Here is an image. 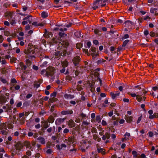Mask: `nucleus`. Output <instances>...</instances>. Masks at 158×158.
Listing matches in <instances>:
<instances>
[{"instance_id":"f257e3e1","label":"nucleus","mask_w":158,"mask_h":158,"mask_svg":"<svg viewBox=\"0 0 158 158\" xmlns=\"http://www.w3.org/2000/svg\"><path fill=\"white\" fill-rule=\"evenodd\" d=\"M73 62L74 66L77 67L79 66V63L81 61V58L79 56H77L73 57Z\"/></svg>"},{"instance_id":"f03ea898","label":"nucleus","mask_w":158,"mask_h":158,"mask_svg":"<svg viewBox=\"0 0 158 158\" xmlns=\"http://www.w3.org/2000/svg\"><path fill=\"white\" fill-rule=\"evenodd\" d=\"M50 43V44L53 45L55 44L58 43H61V42L60 41L59 38L53 37L52 38H50L49 39Z\"/></svg>"},{"instance_id":"7ed1b4c3","label":"nucleus","mask_w":158,"mask_h":158,"mask_svg":"<svg viewBox=\"0 0 158 158\" xmlns=\"http://www.w3.org/2000/svg\"><path fill=\"white\" fill-rule=\"evenodd\" d=\"M35 51L34 49L31 50V49H28L27 50L24 51V53L28 55V56L31 57V58L35 57V56L33 55L35 53Z\"/></svg>"},{"instance_id":"20e7f679","label":"nucleus","mask_w":158,"mask_h":158,"mask_svg":"<svg viewBox=\"0 0 158 158\" xmlns=\"http://www.w3.org/2000/svg\"><path fill=\"white\" fill-rule=\"evenodd\" d=\"M42 123H44V124L43 126V127L41 129L42 131L43 132H45V130L48 127L50 126V124H48L47 121H45L44 122V121L42 122Z\"/></svg>"},{"instance_id":"39448f33","label":"nucleus","mask_w":158,"mask_h":158,"mask_svg":"<svg viewBox=\"0 0 158 158\" xmlns=\"http://www.w3.org/2000/svg\"><path fill=\"white\" fill-rule=\"evenodd\" d=\"M73 113V111L72 110H67L66 111L63 110L61 112V114L63 115H71Z\"/></svg>"},{"instance_id":"423d86ee","label":"nucleus","mask_w":158,"mask_h":158,"mask_svg":"<svg viewBox=\"0 0 158 158\" xmlns=\"http://www.w3.org/2000/svg\"><path fill=\"white\" fill-rule=\"evenodd\" d=\"M124 23L125 24V26L128 27L135 25L134 23L129 20H127L125 21Z\"/></svg>"},{"instance_id":"0eeeda50","label":"nucleus","mask_w":158,"mask_h":158,"mask_svg":"<svg viewBox=\"0 0 158 158\" xmlns=\"http://www.w3.org/2000/svg\"><path fill=\"white\" fill-rule=\"evenodd\" d=\"M61 41V45L62 46H63L65 48H67L69 45V42L66 40H60Z\"/></svg>"},{"instance_id":"6e6552de","label":"nucleus","mask_w":158,"mask_h":158,"mask_svg":"<svg viewBox=\"0 0 158 158\" xmlns=\"http://www.w3.org/2000/svg\"><path fill=\"white\" fill-rule=\"evenodd\" d=\"M90 50L92 53L95 56H97L99 55V51H98L97 52H96V49L95 48H91Z\"/></svg>"},{"instance_id":"1a4fd4ad","label":"nucleus","mask_w":158,"mask_h":158,"mask_svg":"<svg viewBox=\"0 0 158 158\" xmlns=\"http://www.w3.org/2000/svg\"><path fill=\"white\" fill-rule=\"evenodd\" d=\"M58 35H59V37H60V39H61V38L62 39L66 37L67 36V34L66 33H65L64 32H59L58 33Z\"/></svg>"},{"instance_id":"9d476101","label":"nucleus","mask_w":158,"mask_h":158,"mask_svg":"<svg viewBox=\"0 0 158 158\" xmlns=\"http://www.w3.org/2000/svg\"><path fill=\"white\" fill-rule=\"evenodd\" d=\"M64 97L66 99L70 98L71 99L73 98L75 96L74 95H72L70 94H65L64 95Z\"/></svg>"},{"instance_id":"9b49d317","label":"nucleus","mask_w":158,"mask_h":158,"mask_svg":"<svg viewBox=\"0 0 158 158\" xmlns=\"http://www.w3.org/2000/svg\"><path fill=\"white\" fill-rule=\"evenodd\" d=\"M125 118L127 123H130L132 121L133 117L132 116H130L129 117L128 116L127 117L126 115H125Z\"/></svg>"},{"instance_id":"f8f14e48","label":"nucleus","mask_w":158,"mask_h":158,"mask_svg":"<svg viewBox=\"0 0 158 158\" xmlns=\"http://www.w3.org/2000/svg\"><path fill=\"white\" fill-rule=\"evenodd\" d=\"M19 152H18V151L16 150V149H13L11 150V156H14L16 154L17 155H19Z\"/></svg>"},{"instance_id":"ddd939ff","label":"nucleus","mask_w":158,"mask_h":158,"mask_svg":"<svg viewBox=\"0 0 158 158\" xmlns=\"http://www.w3.org/2000/svg\"><path fill=\"white\" fill-rule=\"evenodd\" d=\"M37 139L40 141V143L42 144H44L45 143V140L43 137L40 136L37 138Z\"/></svg>"},{"instance_id":"4468645a","label":"nucleus","mask_w":158,"mask_h":158,"mask_svg":"<svg viewBox=\"0 0 158 158\" xmlns=\"http://www.w3.org/2000/svg\"><path fill=\"white\" fill-rule=\"evenodd\" d=\"M7 102L6 98V96H4L2 97L0 100V102L1 103H5Z\"/></svg>"},{"instance_id":"2eb2a0df","label":"nucleus","mask_w":158,"mask_h":158,"mask_svg":"<svg viewBox=\"0 0 158 158\" xmlns=\"http://www.w3.org/2000/svg\"><path fill=\"white\" fill-rule=\"evenodd\" d=\"M41 16L43 18H46L48 16V13L44 11L42 12L41 14Z\"/></svg>"},{"instance_id":"dca6fc26","label":"nucleus","mask_w":158,"mask_h":158,"mask_svg":"<svg viewBox=\"0 0 158 158\" xmlns=\"http://www.w3.org/2000/svg\"><path fill=\"white\" fill-rule=\"evenodd\" d=\"M116 49V48L114 46H113L110 47V50L112 53L116 54V52L115 51Z\"/></svg>"},{"instance_id":"f3484780","label":"nucleus","mask_w":158,"mask_h":158,"mask_svg":"<svg viewBox=\"0 0 158 158\" xmlns=\"http://www.w3.org/2000/svg\"><path fill=\"white\" fill-rule=\"evenodd\" d=\"M75 36L77 38H80L81 35V32L79 31H77L75 32L74 33Z\"/></svg>"},{"instance_id":"a211bd4d","label":"nucleus","mask_w":158,"mask_h":158,"mask_svg":"<svg viewBox=\"0 0 158 158\" xmlns=\"http://www.w3.org/2000/svg\"><path fill=\"white\" fill-rule=\"evenodd\" d=\"M62 53L60 51H58L55 52V55L56 56L59 58L61 56Z\"/></svg>"},{"instance_id":"6ab92c4d","label":"nucleus","mask_w":158,"mask_h":158,"mask_svg":"<svg viewBox=\"0 0 158 158\" xmlns=\"http://www.w3.org/2000/svg\"><path fill=\"white\" fill-rule=\"evenodd\" d=\"M32 25L35 27H38L39 26H42L43 25L42 23H38L37 22H34L32 23Z\"/></svg>"},{"instance_id":"aec40b11","label":"nucleus","mask_w":158,"mask_h":158,"mask_svg":"<svg viewBox=\"0 0 158 158\" xmlns=\"http://www.w3.org/2000/svg\"><path fill=\"white\" fill-rule=\"evenodd\" d=\"M129 41H130V40H125L123 42V44L122 45V46L123 47H125Z\"/></svg>"},{"instance_id":"412c9836","label":"nucleus","mask_w":158,"mask_h":158,"mask_svg":"<svg viewBox=\"0 0 158 158\" xmlns=\"http://www.w3.org/2000/svg\"><path fill=\"white\" fill-rule=\"evenodd\" d=\"M94 31L95 34L97 35H100L101 34V31H99V30L97 28L95 29Z\"/></svg>"},{"instance_id":"4be33fe9","label":"nucleus","mask_w":158,"mask_h":158,"mask_svg":"<svg viewBox=\"0 0 158 158\" xmlns=\"http://www.w3.org/2000/svg\"><path fill=\"white\" fill-rule=\"evenodd\" d=\"M83 47V44L81 43H78L76 44V48L80 49Z\"/></svg>"},{"instance_id":"5701e85b","label":"nucleus","mask_w":158,"mask_h":158,"mask_svg":"<svg viewBox=\"0 0 158 158\" xmlns=\"http://www.w3.org/2000/svg\"><path fill=\"white\" fill-rule=\"evenodd\" d=\"M62 122V118H58L55 121V123L56 124H57L58 123H60Z\"/></svg>"},{"instance_id":"b1692460","label":"nucleus","mask_w":158,"mask_h":158,"mask_svg":"<svg viewBox=\"0 0 158 158\" xmlns=\"http://www.w3.org/2000/svg\"><path fill=\"white\" fill-rule=\"evenodd\" d=\"M136 99L138 102H141L142 100V98L139 95H137L136 97Z\"/></svg>"},{"instance_id":"393cba45","label":"nucleus","mask_w":158,"mask_h":158,"mask_svg":"<svg viewBox=\"0 0 158 158\" xmlns=\"http://www.w3.org/2000/svg\"><path fill=\"white\" fill-rule=\"evenodd\" d=\"M55 72V71L54 69H53L52 70H50L49 72V76H52L54 75Z\"/></svg>"},{"instance_id":"a878e982","label":"nucleus","mask_w":158,"mask_h":158,"mask_svg":"<svg viewBox=\"0 0 158 158\" xmlns=\"http://www.w3.org/2000/svg\"><path fill=\"white\" fill-rule=\"evenodd\" d=\"M157 10V8L152 7L150 9V12L152 14H154Z\"/></svg>"},{"instance_id":"bb28decb","label":"nucleus","mask_w":158,"mask_h":158,"mask_svg":"<svg viewBox=\"0 0 158 158\" xmlns=\"http://www.w3.org/2000/svg\"><path fill=\"white\" fill-rule=\"evenodd\" d=\"M62 64L63 67H65L68 66L69 63L67 61H64L62 63Z\"/></svg>"},{"instance_id":"cd10ccee","label":"nucleus","mask_w":158,"mask_h":158,"mask_svg":"<svg viewBox=\"0 0 158 158\" xmlns=\"http://www.w3.org/2000/svg\"><path fill=\"white\" fill-rule=\"evenodd\" d=\"M24 145L26 147L28 148H29L31 145L30 143L27 141H25L24 142Z\"/></svg>"},{"instance_id":"c85d7f7f","label":"nucleus","mask_w":158,"mask_h":158,"mask_svg":"<svg viewBox=\"0 0 158 158\" xmlns=\"http://www.w3.org/2000/svg\"><path fill=\"white\" fill-rule=\"evenodd\" d=\"M110 95L112 99H114L116 97L115 94L112 92H111L110 93Z\"/></svg>"},{"instance_id":"c756f323","label":"nucleus","mask_w":158,"mask_h":158,"mask_svg":"<svg viewBox=\"0 0 158 158\" xmlns=\"http://www.w3.org/2000/svg\"><path fill=\"white\" fill-rule=\"evenodd\" d=\"M22 148L20 146H16L15 148H14L16 149V150L18 151V152H19L21 150V149Z\"/></svg>"},{"instance_id":"7c9ffc66","label":"nucleus","mask_w":158,"mask_h":158,"mask_svg":"<svg viewBox=\"0 0 158 158\" xmlns=\"http://www.w3.org/2000/svg\"><path fill=\"white\" fill-rule=\"evenodd\" d=\"M49 122L51 123H53L54 121V119L52 117H49L48 118Z\"/></svg>"},{"instance_id":"2f4dec72","label":"nucleus","mask_w":158,"mask_h":158,"mask_svg":"<svg viewBox=\"0 0 158 158\" xmlns=\"http://www.w3.org/2000/svg\"><path fill=\"white\" fill-rule=\"evenodd\" d=\"M132 154L133 155L134 158H136L137 157V152L135 151H133L132 152Z\"/></svg>"},{"instance_id":"473e14b6","label":"nucleus","mask_w":158,"mask_h":158,"mask_svg":"<svg viewBox=\"0 0 158 158\" xmlns=\"http://www.w3.org/2000/svg\"><path fill=\"white\" fill-rule=\"evenodd\" d=\"M101 117L99 115L97 116L96 117V121L98 122V123L101 122Z\"/></svg>"},{"instance_id":"72a5a7b5","label":"nucleus","mask_w":158,"mask_h":158,"mask_svg":"<svg viewBox=\"0 0 158 158\" xmlns=\"http://www.w3.org/2000/svg\"><path fill=\"white\" fill-rule=\"evenodd\" d=\"M4 32L5 36H8L10 35V33L9 31H5Z\"/></svg>"},{"instance_id":"f704fd0d","label":"nucleus","mask_w":158,"mask_h":158,"mask_svg":"<svg viewBox=\"0 0 158 158\" xmlns=\"http://www.w3.org/2000/svg\"><path fill=\"white\" fill-rule=\"evenodd\" d=\"M150 35L152 37H155L156 34L153 31H151L149 33Z\"/></svg>"},{"instance_id":"c9c22d12","label":"nucleus","mask_w":158,"mask_h":158,"mask_svg":"<svg viewBox=\"0 0 158 158\" xmlns=\"http://www.w3.org/2000/svg\"><path fill=\"white\" fill-rule=\"evenodd\" d=\"M72 50L71 49L69 51L67 52V56H71L72 55Z\"/></svg>"},{"instance_id":"e433bc0d","label":"nucleus","mask_w":158,"mask_h":158,"mask_svg":"<svg viewBox=\"0 0 158 158\" xmlns=\"http://www.w3.org/2000/svg\"><path fill=\"white\" fill-rule=\"evenodd\" d=\"M47 31H46V33H45L44 35V36L47 38H50V35L49 33H47Z\"/></svg>"},{"instance_id":"4c0bfd02","label":"nucleus","mask_w":158,"mask_h":158,"mask_svg":"<svg viewBox=\"0 0 158 158\" xmlns=\"http://www.w3.org/2000/svg\"><path fill=\"white\" fill-rule=\"evenodd\" d=\"M11 82L12 83L16 84L17 83V81L15 78H11L10 80Z\"/></svg>"},{"instance_id":"58836bf2","label":"nucleus","mask_w":158,"mask_h":158,"mask_svg":"<svg viewBox=\"0 0 158 158\" xmlns=\"http://www.w3.org/2000/svg\"><path fill=\"white\" fill-rule=\"evenodd\" d=\"M87 47H85L86 48H89L90 46H91V42L89 41H88L87 43Z\"/></svg>"},{"instance_id":"ea45409f","label":"nucleus","mask_w":158,"mask_h":158,"mask_svg":"<svg viewBox=\"0 0 158 158\" xmlns=\"http://www.w3.org/2000/svg\"><path fill=\"white\" fill-rule=\"evenodd\" d=\"M72 78L71 76H67L66 77V80L68 81H71L72 80Z\"/></svg>"},{"instance_id":"a19ab883","label":"nucleus","mask_w":158,"mask_h":158,"mask_svg":"<svg viewBox=\"0 0 158 158\" xmlns=\"http://www.w3.org/2000/svg\"><path fill=\"white\" fill-rule=\"evenodd\" d=\"M97 78L99 80L100 82V84L101 85L102 83V80L99 77V74L98 73H97Z\"/></svg>"},{"instance_id":"79ce46f5","label":"nucleus","mask_w":158,"mask_h":158,"mask_svg":"<svg viewBox=\"0 0 158 158\" xmlns=\"http://www.w3.org/2000/svg\"><path fill=\"white\" fill-rule=\"evenodd\" d=\"M105 136H106V138L107 139H110V133H108L107 132L106 133L105 135Z\"/></svg>"},{"instance_id":"37998d69","label":"nucleus","mask_w":158,"mask_h":158,"mask_svg":"<svg viewBox=\"0 0 158 158\" xmlns=\"http://www.w3.org/2000/svg\"><path fill=\"white\" fill-rule=\"evenodd\" d=\"M56 92H54L52 93H51L50 94V96L51 97H55L56 96Z\"/></svg>"},{"instance_id":"c03bdc74","label":"nucleus","mask_w":158,"mask_h":158,"mask_svg":"<svg viewBox=\"0 0 158 158\" xmlns=\"http://www.w3.org/2000/svg\"><path fill=\"white\" fill-rule=\"evenodd\" d=\"M92 133L94 132L95 133L97 132V130L95 127H93L92 129Z\"/></svg>"},{"instance_id":"a18cd8bd","label":"nucleus","mask_w":158,"mask_h":158,"mask_svg":"<svg viewBox=\"0 0 158 158\" xmlns=\"http://www.w3.org/2000/svg\"><path fill=\"white\" fill-rule=\"evenodd\" d=\"M46 72V71L45 69H43L41 72V74L43 75H45V74Z\"/></svg>"},{"instance_id":"49530a36","label":"nucleus","mask_w":158,"mask_h":158,"mask_svg":"<svg viewBox=\"0 0 158 158\" xmlns=\"http://www.w3.org/2000/svg\"><path fill=\"white\" fill-rule=\"evenodd\" d=\"M31 16L30 15V17H29L28 19L27 20V21H28V23L29 24H31L32 23V18H31Z\"/></svg>"},{"instance_id":"de8ad7c7","label":"nucleus","mask_w":158,"mask_h":158,"mask_svg":"<svg viewBox=\"0 0 158 158\" xmlns=\"http://www.w3.org/2000/svg\"><path fill=\"white\" fill-rule=\"evenodd\" d=\"M143 33L145 35L147 36L149 34V31L148 30H145L143 32Z\"/></svg>"},{"instance_id":"09e8293b","label":"nucleus","mask_w":158,"mask_h":158,"mask_svg":"<svg viewBox=\"0 0 158 158\" xmlns=\"http://www.w3.org/2000/svg\"><path fill=\"white\" fill-rule=\"evenodd\" d=\"M32 68L35 70H37L38 69V67L35 65H33L32 66Z\"/></svg>"},{"instance_id":"8fccbe9b","label":"nucleus","mask_w":158,"mask_h":158,"mask_svg":"<svg viewBox=\"0 0 158 158\" xmlns=\"http://www.w3.org/2000/svg\"><path fill=\"white\" fill-rule=\"evenodd\" d=\"M93 43L96 45L99 44V42L97 40H94L93 41Z\"/></svg>"},{"instance_id":"3c124183","label":"nucleus","mask_w":158,"mask_h":158,"mask_svg":"<svg viewBox=\"0 0 158 158\" xmlns=\"http://www.w3.org/2000/svg\"><path fill=\"white\" fill-rule=\"evenodd\" d=\"M30 28H31L30 26V25H27L25 26V30H28Z\"/></svg>"},{"instance_id":"603ef678","label":"nucleus","mask_w":158,"mask_h":158,"mask_svg":"<svg viewBox=\"0 0 158 158\" xmlns=\"http://www.w3.org/2000/svg\"><path fill=\"white\" fill-rule=\"evenodd\" d=\"M67 55V51L66 50H64L63 52V56H65Z\"/></svg>"},{"instance_id":"864d4df0","label":"nucleus","mask_w":158,"mask_h":158,"mask_svg":"<svg viewBox=\"0 0 158 158\" xmlns=\"http://www.w3.org/2000/svg\"><path fill=\"white\" fill-rule=\"evenodd\" d=\"M40 84H35L34 85V86L36 88H38L40 86Z\"/></svg>"},{"instance_id":"5fc2aeb1","label":"nucleus","mask_w":158,"mask_h":158,"mask_svg":"<svg viewBox=\"0 0 158 158\" xmlns=\"http://www.w3.org/2000/svg\"><path fill=\"white\" fill-rule=\"evenodd\" d=\"M4 24L5 25L7 26H9L10 25L9 22L7 21H5L4 22Z\"/></svg>"},{"instance_id":"6e6d98bb","label":"nucleus","mask_w":158,"mask_h":158,"mask_svg":"<svg viewBox=\"0 0 158 158\" xmlns=\"http://www.w3.org/2000/svg\"><path fill=\"white\" fill-rule=\"evenodd\" d=\"M128 94H130L132 97H135L137 96L136 94H130V92H128Z\"/></svg>"},{"instance_id":"4d7b16f0","label":"nucleus","mask_w":158,"mask_h":158,"mask_svg":"<svg viewBox=\"0 0 158 158\" xmlns=\"http://www.w3.org/2000/svg\"><path fill=\"white\" fill-rule=\"evenodd\" d=\"M148 134L149 137H152L153 136V133L152 132L150 131L148 132Z\"/></svg>"},{"instance_id":"13d9d810","label":"nucleus","mask_w":158,"mask_h":158,"mask_svg":"<svg viewBox=\"0 0 158 158\" xmlns=\"http://www.w3.org/2000/svg\"><path fill=\"white\" fill-rule=\"evenodd\" d=\"M32 94H28L26 96V98L27 99L30 98L32 96Z\"/></svg>"},{"instance_id":"bf43d9fd","label":"nucleus","mask_w":158,"mask_h":158,"mask_svg":"<svg viewBox=\"0 0 158 158\" xmlns=\"http://www.w3.org/2000/svg\"><path fill=\"white\" fill-rule=\"evenodd\" d=\"M69 129L67 128H65L63 131V133H68L69 131Z\"/></svg>"},{"instance_id":"052dcab7","label":"nucleus","mask_w":158,"mask_h":158,"mask_svg":"<svg viewBox=\"0 0 158 158\" xmlns=\"http://www.w3.org/2000/svg\"><path fill=\"white\" fill-rule=\"evenodd\" d=\"M98 152V153L102 152H103V149L102 148H98L97 149Z\"/></svg>"},{"instance_id":"680f3d73","label":"nucleus","mask_w":158,"mask_h":158,"mask_svg":"<svg viewBox=\"0 0 158 158\" xmlns=\"http://www.w3.org/2000/svg\"><path fill=\"white\" fill-rule=\"evenodd\" d=\"M141 118H142L141 116H140L139 117L138 119L137 120V124H138L139 123H140V121L141 120Z\"/></svg>"},{"instance_id":"e2e57ef3","label":"nucleus","mask_w":158,"mask_h":158,"mask_svg":"<svg viewBox=\"0 0 158 158\" xmlns=\"http://www.w3.org/2000/svg\"><path fill=\"white\" fill-rule=\"evenodd\" d=\"M65 71V68H63L62 69L60 70V72L61 73H64V72Z\"/></svg>"},{"instance_id":"0e129e2a","label":"nucleus","mask_w":158,"mask_h":158,"mask_svg":"<svg viewBox=\"0 0 158 158\" xmlns=\"http://www.w3.org/2000/svg\"><path fill=\"white\" fill-rule=\"evenodd\" d=\"M40 126H40V124L39 123L35 126V127L36 129H39V128H40Z\"/></svg>"},{"instance_id":"69168bd1","label":"nucleus","mask_w":158,"mask_h":158,"mask_svg":"<svg viewBox=\"0 0 158 158\" xmlns=\"http://www.w3.org/2000/svg\"><path fill=\"white\" fill-rule=\"evenodd\" d=\"M1 81L3 83L5 84L6 82V79H3L2 77L1 78Z\"/></svg>"},{"instance_id":"338daca9","label":"nucleus","mask_w":158,"mask_h":158,"mask_svg":"<svg viewBox=\"0 0 158 158\" xmlns=\"http://www.w3.org/2000/svg\"><path fill=\"white\" fill-rule=\"evenodd\" d=\"M16 23L15 20L14 19H12L11 21L10 22V23L12 25H13V24Z\"/></svg>"},{"instance_id":"774afa93","label":"nucleus","mask_w":158,"mask_h":158,"mask_svg":"<svg viewBox=\"0 0 158 158\" xmlns=\"http://www.w3.org/2000/svg\"><path fill=\"white\" fill-rule=\"evenodd\" d=\"M33 135V133L31 132H29L28 133V135L29 137H31Z\"/></svg>"}]
</instances>
